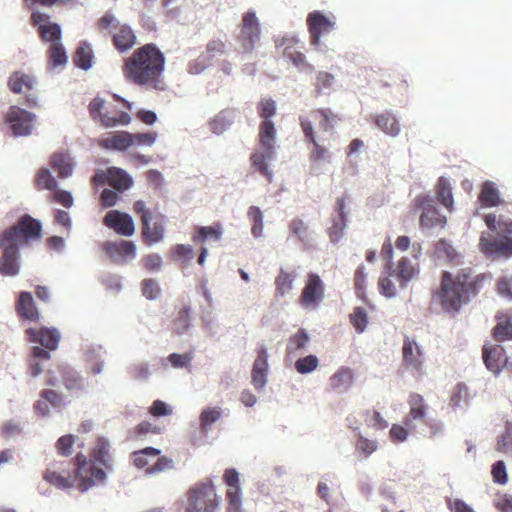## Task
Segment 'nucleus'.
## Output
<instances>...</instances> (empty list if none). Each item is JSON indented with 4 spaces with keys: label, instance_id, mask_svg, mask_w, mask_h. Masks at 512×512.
Wrapping results in <instances>:
<instances>
[{
    "label": "nucleus",
    "instance_id": "obj_1",
    "mask_svg": "<svg viewBox=\"0 0 512 512\" xmlns=\"http://www.w3.org/2000/svg\"><path fill=\"white\" fill-rule=\"evenodd\" d=\"M166 58L154 43H147L136 48L124 59L123 74L127 81L147 89L165 91Z\"/></svg>",
    "mask_w": 512,
    "mask_h": 512
},
{
    "label": "nucleus",
    "instance_id": "obj_2",
    "mask_svg": "<svg viewBox=\"0 0 512 512\" xmlns=\"http://www.w3.org/2000/svg\"><path fill=\"white\" fill-rule=\"evenodd\" d=\"M481 279L483 277H473L464 270L456 275L443 271L439 288L432 292L431 300L439 304L444 312L456 315L469 302L470 296L477 294Z\"/></svg>",
    "mask_w": 512,
    "mask_h": 512
},
{
    "label": "nucleus",
    "instance_id": "obj_3",
    "mask_svg": "<svg viewBox=\"0 0 512 512\" xmlns=\"http://www.w3.org/2000/svg\"><path fill=\"white\" fill-rule=\"evenodd\" d=\"M277 112L276 102L271 98H263L257 104V113L262 119L259 124V148L250 155L252 167L263 175L269 183L273 180V172L269 169L268 161L273 159L277 130L271 118Z\"/></svg>",
    "mask_w": 512,
    "mask_h": 512
},
{
    "label": "nucleus",
    "instance_id": "obj_4",
    "mask_svg": "<svg viewBox=\"0 0 512 512\" xmlns=\"http://www.w3.org/2000/svg\"><path fill=\"white\" fill-rule=\"evenodd\" d=\"M76 463L77 471L75 476H72L70 473L62 475L61 473L47 469L44 473V479L59 488H69L73 485H77L81 492H85L95 484L96 448H92L88 456L78 453Z\"/></svg>",
    "mask_w": 512,
    "mask_h": 512
},
{
    "label": "nucleus",
    "instance_id": "obj_5",
    "mask_svg": "<svg viewBox=\"0 0 512 512\" xmlns=\"http://www.w3.org/2000/svg\"><path fill=\"white\" fill-rule=\"evenodd\" d=\"M484 221L492 232L502 236L497 238L495 236L482 235L480 238L481 251L490 256H512V220L506 219L500 216L496 217L495 214H487L484 217Z\"/></svg>",
    "mask_w": 512,
    "mask_h": 512
},
{
    "label": "nucleus",
    "instance_id": "obj_6",
    "mask_svg": "<svg viewBox=\"0 0 512 512\" xmlns=\"http://www.w3.org/2000/svg\"><path fill=\"white\" fill-rule=\"evenodd\" d=\"M407 404L409 411L403 423L410 428V430H416L418 424H424L428 427V437L430 438L438 435L442 431L441 423L428 417L430 407L421 394L411 392L408 395Z\"/></svg>",
    "mask_w": 512,
    "mask_h": 512
},
{
    "label": "nucleus",
    "instance_id": "obj_7",
    "mask_svg": "<svg viewBox=\"0 0 512 512\" xmlns=\"http://www.w3.org/2000/svg\"><path fill=\"white\" fill-rule=\"evenodd\" d=\"M100 31L109 36L113 46L119 52L130 50L137 42V37L133 29L120 21L111 13H105L98 21Z\"/></svg>",
    "mask_w": 512,
    "mask_h": 512
},
{
    "label": "nucleus",
    "instance_id": "obj_8",
    "mask_svg": "<svg viewBox=\"0 0 512 512\" xmlns=\"http://www.w3.org/2000/svg\"><path fill=\"white\" fill-rule=\"evenodd\" d=\"M220 497L211 482H200L187 492L185 512H216L219 508Z\"/></svg>",
    "mask_w": 512,
    "mask_h": 512
},
{
    "label": "nucleus",
    "instance_id": "obj_9",
    "mask_svg": "<svg viewBox=\"0 0 512 512\" xmlns=\"http://www.w3.org/2000/svg\"><path fill=\"white\" fill-rule=\"evenodd\" d=\"M133 210L140 217L144 242L148 245L160 242L165 234L164 216L160 214L152 217L151 211L146 207L143 200L135 201Z\"/></svg>",
    "mask_w": 512,
    "mask_h": 512
},
{
    "label": "nucleus",
    "instance_id": "obj_10",
    "mask_svg": "<svg viewBox=\"0 0 512 512\" xmlns=\"http://www.w3.org/2000/svg\"><path fill=\"white\" fill-rule=\"evenodd\" d=\"M9 90L24 96V104L28 107L38 106V81L33 74L18 70L10 74L7 82Z\"/></svg>",
    "mask_w": 512,
    "mask_h": 512
},
{
    "label": "nucleus",
    "instance_id": "obj_11",
    "mask_svg": "<svg viewBox=\"0 0 512 512\" xmlns=\"http://www.w3.org/2000/svg\"><path fill=\"white\" fill-rule=\"evenodd\" d=\"M42 224L39 220L25 214L19 218L17 223L2 233V236L19 244H28L31 240H36L41 236Z\"/></svg>",
    "mask_w": 512,
    "mask_h": 512
},
{
    "label": "nucleus",
    "instance_id": "obj_12",
    "mask_svg": "<svg viewBox=\"0 0 512 512\" xmlns=\"http://www.w3.org/2000/svg\"><path fill=\"white\" fill-rule=\"evenodd\" d=\"M261 28L254 11L243 14L238 40L244 52H252L260 40Z\"/></svg>",
    "mask_w": 512,
    "mask_h": 512
},
{
    "label": "nucleus",
    "instance_id": "obj_13",
    "mask_svg": "<svg viewBox=\"0 0 512 512\" xmlns=\"http://www.w3.org/2000/svg\"><path fill=\"white\" fill-rule=\"evenodd\" d=\"M21 245L9 240L8 237L1 235L0 248L2 256L0 258V273L3 276H15L20 271L19 248Z\"/></svg>",
    "mask_w": 512,
    "mask_h": 512
},
{
    "label": "nucleus",
    "instance_id": "obj_14",
    "mask_svg": "<svg viewBox=\"0 0 512 512\" xmlns=\"http://www.w3.org/2000/svg\"><path fill=\"white\" fill-rule=\"evenodd\" d=\"M14 136H27L32 133L35 115L18 106H11L5 115Z\"/></svg>",
    "mask_w": 512,
    "mask_h": 512
},
{
    "label": "nucleus",
    "instance_id": "obj_15",
    "mask_svg": "<svg viewBox=\"0 0 512 512\" xmlns=\"http://www.w3.org/2000/svg\"><path fill=\"white\" fill-rule=\"evenodd\" d=\"M324 283L320 276L309 273L299 297V303L307 309H315L324 298Z\"/></svg>",
    "mask_w": 512,
    "mask_h": 512
},
{
    "label": "nucleus",
    "instance_id": "obj_16",
    "mask_svg": "<svg viewBox=\"0 0 512 512\" xmlns=\"http://www.w3.org/2000/svg\"><path fill=\"white\" fill-rule=\"evenodd\" d=\"M299 121L305 141L312 145V149L309 152L310 162L312 164H319L327 160L330 155L329 150L317 141L312 119L307 116H300Z\"/></svg>",
    "mask_w": 512,
    "mask_h": 512
},
{
    "label": "nucleus",
    "instance_id": "obj_17",
    "mask_svg": "<svg viewBox=\"0 0 512 512\" xmlns=\"http://www.w3.org/2000/svg\"><path fill=\"white\" fill-rule=\"evenodd\" d=\"M306 22L311 44L316 48L321 46V36L335 29V21L320 11L310 12Z\"/></svg>",
    "mask_w": 512,
    "mask_h": 512
},
{
    "label": "nucleus",
    "instance_id": "obj_18",
    "mask_svg": "<svg viewBox=\"0 0 512 512\" xmlns=\"http://www.w3.org/2000/svg\"><path fill=\"white\" fill-rule=\"evenodd\" d=\"M50 16L40 11H34L31 14V23L37 26L41 40L44 42H61L62 31L60 25L49 21Z\"/></svg>",
    "mask_w": 512,
    "mask_h": 512
},
{
    "label": "nucleus",
    "instance_id": "obj_19",
    "mask_svg": "<svg viewBox=\"0 0 512 512\" xmlns=\"http://www.w3.org/2000/svg\"><path fill=\"white\" fill-rule=\"evenodd\" d=\"M103 224L116 234L129 237L135 233V224L132 217L119 210H110L103 218Z\"/></svg>",
    "mask_w": 512,
    "mask_h": 512
},
{
    "label": "nucleus",
    "instance_id": "obj_20",
    "mask_svg": "<svg viewBox=\"0 0 512 512\" xmlns=\"http://www.w3.org/2000/svg\"><path fill=\"white\" fill-rule=\"evenodd\" d=\"M402 357V364L405 368L415 371L418 375L423 373L424 353L414 339L405 337Z\"/></svg>",
    "mask_w": 512,
    "mask_h": 512
},
{
    "label": "nucleus",
    "instance_id": "obj_21",
    "mask_svg": "<svg viewBox=\"0 0 512 512\" xmlns=\"http://www.w3.org/2000/svg\"><path fill=\"white\" fill-rule=\"evenodd\" d=\"M280 46L283 47L282 55L290 60L294 66L306 69L307 71H314V66L306 61V57L302 52L303 46L300 45L296 37H284L281 40Z\"/></svg>",
    "mask_w": 512,
    "mask_h": 512
},
{
    "label": "nucleus",
    "instance_id": "obj_22",
    "mask_svg": "<svg viewBox=\"0 0 512 512\" xmlns=\"http://www.w3.org/2000/svg\"><path fill=\"white\" fill-rule=\"evenodd\" d=\"M105 183L116 191L123 192L133 185V179L125 170L109 167L105 171H98V185Z\"/></svg>",
    "mask_w": 512,
    "mask_h": 512
},
{
    "label": "nucleus",
    "instance_id": "obj_23",
    "mask_svg": "<svg viewBox=\"0 0 512 512\" xmlns=\"http://www.w3.org/2000/svg\"><path fill=\"white\" fill-rule=\"evenodd\" d=\"M102 250L114 262H125L136 257V245L132 241H108Z\"/></svg>",
    "mask_w": 512,
    "mask_h": 512
},
{
    "label": "nucleus",
    "instance_id": "obj_24",
    "mask_svg": "<svg viewBox=\"0 0 512 512\" xmlns=\"http://www.w3.org/2000/svg\"><path fill=\"white\" fill-rule=\"evenodd\" d=\"M482 358L487 369L494 374H498L508 361L504 348L498 344L484 345Z\"/></svg>",
    "mask_w": 512,
    "mask_h": 512
},
{
    "label": "nucleus",
    "instance_id": "obj_25",
    "mask_svg": "<svg viewBox=\"0 0 512 512\" xmlns=\"http://www.w3.org/2000/svg\"><path fill=\"white\" fill-rule=\"evenodd\" d=\"M26 334L31 342L39 343L48 350H56L61 338L57 329L47 327L29 328L26 330Z\"/></svg>",
    "mask_w": 512,
    "mask_h": 512
},
{
    "label": "nucleus",
    "instance_id": "obj_26",
    "mask_svg": "<svg viewBox=\"0 0 512 512\" xmlns=\"http://www.w3.org/2000/svg\"><path fill=\"white\" fill-rule=\"evenodd\" d=\"M411 78L398 70H383L379 74V83L382 88H394L403 94L407 92Z\"/></svg>",
    "mask_w": 512,
    "mask_h": 512
},
{
    "label": "nucleus",
    "instance_id": "obj_27",
    "mask_svg": "<svg viewBox=\"0 0 512 512\" xmlns=\"http://www.w3.org/2000/svg\"><path fill=\"white\" fill-rule=\"evenodd\" d=\"M268 353L264 346L257 349V357L253 363L251 379L255 389L260 390L264 388L267 382L268 372Z\"/></svg>",
    "mask_w": 512,
    "mask_h": 512
},
{
    "label": "nucleus",
    "instance_id": "obj_28",
    "mask_svg": "<svg viewBox=\"0 0 512 512\" xmlns=\"http://www.w3.org/2000/svg\"><path fill=\"white\" fill-rule=\"evenodd\" d=\"M424 197H417L415 203L417 207L423 206V210L420 216V225L422 228H431L435 226L443 227L446 224V217L443 216L439 210L432 204L425 203Z\"/></svg>",
    "mask_w": 512,
    "mask_h": 512
},
{
    "label": "nucleus",
    "instance_id": "obj_29",
    "mask_svg": "<svg viewBox=\"0 0 512 512\" xmlns=\"http://www.w3.org/2000/svg\"><path fill=\"white\" fill-rule=\"evenodd\" d=\"M337 216L332 219V225L328 228V235L333 243H337L343 236L346 228L347 215H346V198L339 197L336 199Z\"/></svg>",
    "mask_w": 512,
    "mask_h": 512
},
{
    "label": "nucleus",
    "instance_id": "obj_30",
    "mask_svg": "<svg viewBox=\"0 0 512 512\" xmlns=\"http://www.w3.org/2000/svg\"><path fill=\"white\" fill-rule=\"evenodd\" d=\"M113 471L114 459L110 453V445L106 440L98 438V482H103Z\"/></svg>",
    "mask_w": 512,
    "mask_h": 512
},
{
    "label": "nucleus",
    "instance_id": "obj_31",
    "mask_svg": "<svg viewBox=\"0 0 512 512\" xmlns=\"http://www.w3.org/2000/svg\"><path fill=\"white\" fill-rule=\"evenodd\" d=\"M226 43L221 39H212L206 45L205 55H201L197 60L190 64V71L192 73L201 72L206 63L200 65V62H205L206 60L211 61L213 58L222 56L226 53Z\"/></svg>",
    "mask_w": 512,
    "mask_h": 512
},
{
    "label": "nucleus",
    "instance_id": "obj_32",
    "mask_svg": "<svg viewBox=\"0 0 512 512\" xmlns=\"http://www.w3.org/2000/svg\"><path fill=\"white\" fill-rule=\"evenodd\" d=\"M98 145L106 150L125 151L132 147L130 133L127 131L107 133L100 140H98Z\"/></svg>",
    "mask_w": 512,
    "mask_h": 512
},
{
    "label": "nucleus",
    "instance_id": "obj_33",
    "mask_svg": "<svg viewBox=\"0 0 512 512\" xmlns=\"http://www.w3.org/2000/svg\"><path fill=\"white\" fill-rule=\"evenodd\" d=\"M104 105L102 101H98V117L105 127H114L117 125H127L131 121V117L127 112L119 111L115 107L103 111Z\"/></svg>",
    "mask_w": 512,
    "mask_h": 512
},
{
    "label": "nucleus",
    "instance_id": "obj_34",
    "mask_svg": "<svg viewBox=\"0 0 512 512\" xmlns=\"http://www.w3.org/2000/svg\"><path fill=\"white\" fill-rule=\"evenodd\" d=\"M16 312L23 320L37 321L39 312L30 292H21L16 302Z\"/></svg>",
    "mask_w": 512,
    "mask_h": 512
},
{
    "label": "nucleus",
    "instance_id": "obj_35",
    "mask_svg": "<svg viewBox=\"0 0 512 512\" xmlns=\"http://www.w3.org/2000/svg\"><path fill=\"white\" fill-rule=\"evenodd\" d=\"M496 319L498 322L492 330L493 338L498 342L512 340V312H499Z\"/></svg>",
    "mask_w": 512,
    "mask_h": 512
},
{
    "label": "nucleus",
    "instance_id": "obj_36",
    "mask_svg": "<svg viewBox=\"0 0 512 512\" xmlns=\"http://www.w3.org/2000/svg\"><path fill=\"white\" fill-rule=\"evenodd\" d=\"M310 116L315 121H318L319 128L323 132L332 130L335 127V125H337V123L341 121L339 115L334 113L329 108H318L312 110Z\"/></svg>",
    "mask_w": 512,
    "mask_h": 512
},
{
    "label": "nucleus",
    "instance_id": "obj_37",
    "mask_svg": "<svg viewBox=\"0 0 512 512\" xmlns=\"http://www.w3.org/2000/svg\"><path fill=\"white\" fill-rule=\"evenodd\" d=\"M51 167L58 173L60 178H67L72 175L73 161L66 152H55L50 158Z\"/></svg>",
    "mask_w": 512,
    "mask_h": 512
},
{
    "label": "nucleus",
    "instance_id": "obj_38",
    "mask_svg": "<svg viewBox=\"0 0 512 512\" xmlns=\"http://www.w3.org/2000/svg\"><path fill=\"white\" fill-rule=\"evenodd\" d=\"M374 123L379 129L388 135L397 136L400 133L398 119L390 111H385L381 114L375 115Z\"/></svg>",
    "mask_w": 512,
    "mask_h": 512
},
{
    "label": "nucleus",
    "instance_id": "obj_39",
    "mask_svg": "<svg viewBox=\"0 0 512 512\" xmlns=\"http://www.w3.org/2000/svg\"><path fill=\"white\" fill-rule=\"evenodd\" d=\"M478 200L483 207H495L502 203L499 191L491 181L483 183Z\"/></svg>",
    "mask_w": 512,
    "mask_h": 512
},
{
    "label": "nucleus",
    "instance_id": "obj_40",
    "mask_svg": "<svg viewBox=\"0 0 512 512\" xmlns=\"http://www.w3.org/2000/svg\"><path fill=\"white\" fill-rule=\"evenodd\" d=\"M234 121V111L225 109L212 118L208 125L214 134L220 135L226 131Z\"/></svg>",
    "mask_w": 512,
    "mask_h": 512
},
{
    "label": "nucleus",
    "instance_id": "obj_41",
    "mask_svg": "<svg viewBox=\"0 0 512 512\" xmlns=\"http://www.w3.org/2000/svg\"><path fill=\"white\" fill-rule=\"evenodd\" d=\"M436 196L437 200L450 212L453 210L454 201L452 195V187L450 182L444 177H440L438 179L436 185Z\"/></svg>",
    "mask_w": 512,
    "mask_h": 512
},
{
    "label": "nucleus",
    "instance_id": "obj_42",
    "mask_svg": "<svg viewBox=\"0 0 512 512\" xmlns=\"http://www.w3.org/2000/svg\"><path fill=\"white\" fill-rule=\"evenodd\" d=\"M418 272V269L407 258L403 257L398 261L397 278L400 280L402 287H405L409 281L415 278Z\"/></svg>",
    "mask_w": 512,
    "mask_h": 512
},
{
    "label": "nucleus",
    "instance_id": "obj_43",
    "mask_svg": "<svg viewBox=\"0 0 512 512\" xmlns=\"http://www.w3.org/2000/svg\"><path fill=\"white\" fill-rule=\"evenodd\" d=\"M92 58V48L90 47V45L82 43L75 51V54L73 56V62L77 67L83 70H87L92 65Z\"/></svg>",
    "mask_w": 512,
    "mask_h": 512
},
{
    "label": "nucleus",
    "instance_id": "obj_44",
    "mask_svg": "<svg viewBox=\"0 0 512 512\" xmlns=\"http://www.w3.org/2000/svg\"><path fill=\"white\" fill-rule=\"evenodd\" d=\"M160 450L147 447L140 451L133 453V463L138 468L150 467L152 465L151 459H155L159 456Z\"/></svg>",
    "mask_w": 512,
    "mask_h": 512
},
{
    "label": "nucleus",
    "instance_id": "obj_45",
    "mask_svg": "<svg viewBox=\"0 0 512 512\" xmlns=\"http://www.w3.org/2000/svg\"><path fill=\"white\" fill-rule=\"evenodd\" d=\"M296 274L289 273L283 269L280 270L278 276L275 279L276 295L284 296L289 293L293 288V282Z\"/></svg>",
    "mask_w": 512,
    "mask_h": 512
},
{
    "label": "nucleus",
    "instance_id": "obj_46",
    "mask_svg": "<svg viewBox=\"0 0 512 512\" xmlns=\"http://www.w3.org/2000/svg\"><path fill=\"white\" fill-rule=\"evenodd\" d=\"M35 187L38 190L53 191L57 188V181L47 168H40L35 176Z\"/></svg>",
    "mask_w": 512,
    "mask_h": 512
},
{
    "label": "nucleus",
    "instance_id": "obj_47",
    "mask_svg": "<svg viewBox=\"0 0 512 512\" xmlns=\"http://www.w3.org/2000/svg\"><path fill=\"white\" fill-rule=\"evenodd\" d=\"M435 254L438 258H443L449 262L455 261L459 256L451 242L446 239H439L435 243Z\"/></svg>",
    "mask_w": 512,
    "mask_h": 512
},
{
    "label": "nucleus",
    "instance_id": "obj_48",
    "mask_svg": "<svg viewBox=\"0 0 512 512\" xmlns=\"http://www.w3.org/2000/svg\"><path fill=\"white\" fill-rule=\"evenodd\" d=\"M222 234V228L220 224L214 226H202L198 227L196 234L193 236L195 242H203L209 239L218 240Z\"/></svg>",
    "mask_w": 512,
    "mask_h": 512
},
{
    "label": "nucleus",
    "instance_id": "obj_49",
    "mask_svg": "<svg viewBox=\"0 0 512 512\" xmlns=\"http://www.w3.org/2000/svg\"><path fill=\"white\" fill-rule=\"evenodd\" d=\"M309 340L310 337L308 333L303 328H300L294 335L289 338L287 344V353L293 354L303 349L308 344Z\"/></svg>",
    "mask_w": 512,
    "mask_h": 512
},
{
    "label": "nucleus",
    "instance_id": "obj_50",
    "mask_svg": "<svg viewBox=\"0 0 512 512\" xmlns=\"http://www.w3.org/2000/svg\"><path fill=\"white\" fill-rule=\"evenodd\" d=\"M351 325L357 333H363L368 325V315L363 307H355L349 315Z\"/></svg>",
    "mask_w": 512,
    "mask_h": 512
},
{
    "label": "nucleus",
    "instance_id": "obj_51",
    "mask_svg": "<svg viewBox=\"0 0 512 512\" xmlns=\"http://www.w3.org/2000/svg\"><path fill=\"white\" fill-rule=\"evenodd\" d=\"M48 57L49 61L54 67L66 64L67 55L61 42H55L50 44L48 49Z\"/></svg>",
    "mask_w": 512,
    "mask_h": 512
},
{
    "label": "nucleus",
    "instance_id": "obj_52",
    "mask_svg": "<svg viewBox=\"0 0 512 512\" xmlns=\"http://www.w3.org/2000/svg\"><path fill=\"white\" fill-rule=\"evenodd\" d=\"M248 217L252 222L251 232L254 237H261L263 234V215L257 206H250L248 209Z\"/></svg>",
    "mask_w": 512,
    "mask_h": 512
},
{
    "label": "nucleus",
    "instance_id": "obj_53",
    "mask_svg": "<svg viewBox=\"0 0 512 512\" xmlns=\"http://www.w3.org/2000/svg\"><path fill=\"white\" fill-rule=\"evenodd\" d=\"M353 379V373L349 368H341L330 377V386L332 389H339L343 386H349Z\"/></svg>",
    "mask_w": 512,
    "mask_h": 512
},
{
    "label": "nucleus",
    "instance_id": "obj_54",
    "mask_svg": "<svg viewBox=\"0 0 512 512\" xmlns=\"http://www.w3.org/2000/svg\"><path fill=\"white\" fill-rule=\"evenodd\" d=\"M190 327V308H182L173 321V330L176 334L185 333Z\"/></svg>",
    "mask_w": 512,
    "mask_h": 512
},
{
    "label": "nucleus",
    "instance_id": "obj_55",
    "mask_svg": "<svg viewBox=\"0 0 512 512\" xmlns=\"http://www.w3.org/2000/svg\"><path fill=\"white\" fill-rule=\"evenodd\" d=\"M367 273L363 265L359 266L355 272V290L359 299L366 300Z\"/></svg>",
    "mask_w": 512,
    "mask_h": 512
},
{
    "label": "nucleus",
    "instance_id": "obj_56",
    "mask_svg": "<svg viewBox=\"0 0 512 512\" xmlns=\"http://www.w3.org/2000/svg\"><path fill=\"white\" fill-rule=\"evenodd\" d=\"M319 361L315 355H308L295 362V369L300 374H308L318 367Z\"/></svg>",
    "mask_w": 512,
    "mask_h": 512
},
{
    "label": "nucleus",
    "instance_id": "obj_57",
    "mask_svg": "<svg viewBox=\"0 0 512 512\" xmlns=\"http://www.w3.org/2000/svg\"><path fill=\"white\" fill-rule=\"evenodd\" d=\"M228 500L227 512H241V489L240 487L228 488L226 492Z\"/></svg>",
    "mask_w": 512,
    "mask_h": 512
},
{
    "label": "nucleus",
    "instance_id": "obj_58",
    "mask_svg": "<svg viewBox=\"0 0 512 512\" xmlns=\"http://www.w3.org/2000/svg\"><path fill=\"white\" fill-rule=\"evenodd\" d=\"M221 417L220 408H207L200 414V426L206 431L214 422Z\"/></svg>",
    "mask_w": 512,
    "mask_h": 512
},
{
    "label": "nucleus",
    "instance_id": "obj_59",
    "mask_svg": "<svg viewBox=\"0 0 512 512\" xmlns=\"http://www.w3.org/2000/svg\"><path fill=\"white\" fill-rule=\"evenodd\" d=\"M334 80L335 78L331 73L325 71L318 72L315 81L316 96L321 95L325 89H330L333 86Z\"/></svg>",
    "mask_w": 512,
    "mask_h": 512
},
{
    "label": "nucleus",
    "instance_id": "obj_60",
    "mask_svg": "<svg viewBox=\"0 0 512 512\" xmlns=\"http://www.w3.org/2000/svg\"><path fill=\"white\" fill-rule=\"evenodd\" d=\"M378 448V443L375 440L368 439L364 436H359L355 443V449L364 457H369Z\"/></svg>",
    "mask_w": 512,
    "mask_h": 512
},
{
    "label": "nucleus",
    "instance_id": "obj_61",
    "mask_svg": "<svg viewBox=\"0 0 512 512\" xmlns=\"http://www.w3.org/2000/svg\"><path fill=\"white\" fill-rule=\"evenodd\" d=\"M49 200L51 202L58 203L65 208H71L74 203V199L70 192L56 188L52 191Z\"/></svg>",
    "mask_w": 512,
    "mask_h": 512
},
{
    "label": "nucleus",
    "instance_id": "obj_62",
    "mask_svg": "<svg viewBox=\"0 0 512 512\" xmlns=\"http://www.w3.org/2000/svg\"><path fill=\"white\" fill-rule=\"evenodd\" d=\"M157 138L155 132L130 133L132 146H152Z\"/></svg>",
    "mask_w": 512,
    "mask_h": 512
},
{
    "label": "nucleus",
    "instance_id": "obj_63",
    "mask_svg": "<svg viewBox=\"0 0 512 512\" xmlns=\"http://www.w3.org/2000/svg\"><path fill=\"white\" fill-rule=\"evenodd\" d=\"M415 430H410L405 424H393L390 428L389 435L390 439L394 443H401L407 440L409 433Z\"/></svg>",
    "mask_w": 512,
    "mask_h": 512
},
{
    "label": "nucleus",
    "instance_id": "obj_64",
    "mask_svg": "<svg viewBox=\"0 0 512 512\" xmlns=\"http://www.w3.org/2000/svg\"><path fill=\"white\" fill-rule=\"evenodd\" d=\"M494 506L500 512H512V496L508 494L496 495Z\"/></svg>",
    "mask_w": 512,
    "mask_h": 512
}]
</instances>
